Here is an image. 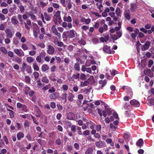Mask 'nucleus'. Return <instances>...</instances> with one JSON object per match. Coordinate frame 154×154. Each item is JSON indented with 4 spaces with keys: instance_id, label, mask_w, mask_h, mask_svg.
Returning <instances> with one entry per match:
<instances>
[{
    "instance_id": "11",
    "label": "nucleus",
    "mask_w": 154,
    "mask_h": 154,
    "mask_svg": "<svg viewBox=\"0 0 154 154\" xmlns=\"http://www.w3.org/2000/svg\"><path fill=\"white\" fill-rule=\"evenodd\" d=\"M96 131L95 130H91V133L92 135H94L95 138L98 139H100L101 138V136L99 133H96Z\"/></svg>"
},
{
    "instance_id": "60",
    "label": "nucleus",
    "mask_w": 154,
    "mask_h": 154,
    "mask_svg": "<svg viewBox=\"0 0 154 154\" xmlns=\"http://www.w3.org/2000/svg\"><path fill=\"white\" fill-rule=\"evenodd\" d=\"M71 130L73 132H76V126L75 125H71Z\"/></svg>"
},
{
    "instance_id": "42",
    "label": "nucleus",
    "mask_w": 154,
    "mask_h": 154,
    "mask_svg": "<svg viewBox=\"0 0 154 154\" xmlns=\"http://www.w3.org/2000/svg\"><path fill=\"white\" fill-rule=\"evenodd\" d=\"M95 126L96 127V131H97L99 132L100 130H101V125H96Z\"/></svg>"
},
{
    "instance_id": "43",
    "label": "nucleus",
    "mask_w": 154,
    "mask_h": 154,
    "mask_svg": "<svg viewBox=\"0 0 154 154\" xmlns=\"http://www.w3.org/2000/svg\"><path fill=\"white\" fill-rule=\"evenodd\" d=\"M80 79L85 80L86 79V75L84 73H82L80 76Z\"/></svg>"
},
{
    "instance_id": "33",
    "label": "nucleus",
    "mask_w": 154,
    "mask_h": 154,
    "mask_svg": "<svg viewBox=\"0 0 154 154\" xmlns=\"http://www.w3.org/2000/svg\"><path fill=\"white\" fill-rule=\"evenodd\" d=\"M49 69L48 66L46 64H43L42 67V69L43 72H45V71L48 70Z\"/></svg>"
},
{
    "instance_id": "17",
    "label": "nucleus",
    "mask_w": 154,
    "mask_h": 154,
    "mask_svg": "<svg viewBox=\"0 0 154 154\" xmlns=\"http://www.w3.org/2000/svg\"><path fill=\"white\" fill-rule=\"evenodd\" d=\"M126 90H127L126 92L127 94L128 95H129L130 97L131 98L132 97L133 94L132 90L130 87H127V88H126Z\"/></svg>"
},
{
    "instance_id": "8",
    "label": "nucleus",
    "mask_w": 154,
    "mask_h": 154,
    "mask_svg": "<svg viewBox=\"0 0 154 154\" xmlns=\"http://www.w3.org/2000/svg\"><path fill=\"white\" fill-rule=\"evenodd\" d=\"M107 82L106 79H104L103 80L101 79L99 81V84L100 85L99 86V89L103 88L106 85Z\"/></svg>"
},
{
    "instance_id": "46",
    "label": "nucleus",
    "mask_w": 154,
    "mask_h": 154,
    "mask_svg": "<svg viewBox=\"0 0 154 154\" xmlns=\"http://www.w3.org/2000/svg\"><path fill=\"white\" fill-rule=\"evenodd\" d=\"M110 72L112 76H114L116 74L118 73V72L115 70H112H112H110Z\"/></svg>"
},
{
    "instance_id": "37",
    "label": "nucleus",
    "mask_w": 154,
    "mask_h": 154,
    "mask_svg": "<svg viewBox=\"0 0 154 154\" xmlns=\"http://www.w3.org/2000/svg\"><path fill=\"white\" fill-rule=\"evenodd\" d=\"M66 3H68V5H67L68 9H71L72 6V2H71V0H66Z\"/></svg>"
},
{
    "instance_id": "54",
    "label": "nucleus",
    "mask_w": 154,
    "mask_h": 154,
    "mask_svg": "<svg viewBox=\"0 0 154 154\" xmlns=\"http://www.w3.org/2000/svg\"><path fill=\"white\" fill-rule=\"evenodd\" d=\"M62 89L63 91H67L68 88V86L66 85H63L62 87Z\"/></svg>"
},
{
    "instance_id": "48",
    "label": "nucleus",
    "mask_w": 154,
    "mask_h": 154,
    "mask_svg": "<svg viewBox=\"0 0 154 154\" xmlns=\"http://www.w3.org/2000/svg\"><path fill=\"white\" fill-rule=\"evenodd\" d=\"M80 74L79 73H77L76 74H73L72 77L75 79H77L79 78Z\"/></svg>"
},
{
    "instance_id": "14",
    "label": "nucleus",
    "mask_w": 154,
    "mask_h": 154,
    "mask_svg": "<svg viewBox=\"0 0 154 154\" xmlns=\"http://www.w3.org/2000/svg\"><path fill=\"white\" fill-rule=\"evenodd\" d=\"M144 74L147 75V76H149L151 77L153 76V73L151 72L150 69H147L146 70H144Z\"/></svg>"
},
{
    "instance_id": "16",
    "label": "nucleus",
    "mask_w": 154,
    "mask_h": 154,
    "mask_svg": "<svg viewBox=\"0 0 154 154\" xmlns=\"http://www.w3.org/2000/svg\"><path fill=\"white\" fill-rule=\"evenodd\" d=\"M144 142L143 141V139H140L136 142V145L137 146L140 147L141 148V146H143Z\"/></svg>"
},
{
    "instance_id": "38",
    "label": "nucleus",
    "mask_w": 154,
    "mask_h": 154,
    "mask_svg": "<svg viewBox=\"0 0 154 154\" xmlns=\"http://www.w3.org/2000/svg\"><path fill=\"white\" fill-rule=\"evenodd\" d=\"M78 42L79 44L82 45H85L86 43V41L83 39L79 40V41H78Z\"/></svg>"
},
{
    "instance_id": "9",
    "label": "nucleus",
    "mask_w": 154,
    "mask_h": 154,
    "mask_svg": "<svg viewBox=\"0 0 154 154\" xmlns=\"http://www.w3.org/2000/svg\"><path fill=\"white\" fill-rule=\"evenodd\" d=\"M5 32L7 37L11 38L13 37L14 33L11 31L10 29H7L5 30Z\"/></svg>"
},
{
    "instance_id": "41",
    "label": "nucleus",
    "mask_w": 154,
    "mask_h": 154,
    "mask_svg": "<svg viewBox=\"0 0 154 154\" xmlns=\"http://www.w3.org/2000/svg\"><path fill=\"white\" fill-rule=\"evenodd\" d=\"M11 91L13 93L16 92L17 91V88L14 86H12L10 89Z\"/></svg>"
},
{
    "instance_id": "32",
    "label": "nucleus",
    "mask_w": 154,
    "mask_h": 154,
    "mask_svg": "<svg viewBox=\"0 0 154 154\" xmlns=\"http://www.w3.org/2000/svg\"><path fill=\"white\" fill-rule=\"evenodd\" d=\"M63 20L67 22H70L72 21V19L71 16H68L67 17L64 16L63 18Z\"/></svg>"
},
{
    "instance_id": "7",
    "label": "nucleus",
    "mask_w": 154,
    "mask_h": 154,
    "mask_svg": "<svg viewBox=\"0 0 154 154\" xmlns=\"http://www.w3.org/2000/svg\"><path fill=\"white\" fill-rule=\"evenodd\" d=\"M151 42L150 41H146L144 45L142 46L141 48L143 51H145L149 48Z\"/></svg>"
},
{
    "instance_id": "53",
    "label": "nucleus",
    "mask_w": 154,
    "mask_h": 154,
    "mask_svg": "<svg viewBox=\"0 0 154 154\" xmlns=\"http://www.w3.org/2000/svg\"><path fill=\"white\" fill-rule=\"evenodd\" d=\"M26 71L28 73H31L32 72V70L31 66H28L26 69Z\"/></svg>"
},
{
    "instance_id": "20",
    "label": "nucleus",
    "mask_w": 154,
    "mask_h": 154,
    "mask_svg": "<svg viewBox=\"0 0 154 154\" xmlns=\"http://www.w3.org/2000/svg\"><path fill=\"white\" fill-rule=\"evenodd\" d=\"M95 125L93 122L91 121V120H88L87 122V126H89L90 128L91 129H94V126Z\"/></svg>"
},
{
    "instance_id": "30",
    "label": "nucleus",
    "mask_w": 154,
    "mask_h": 154,
    "mask_svg": "<svg viewBox=\"0 0 154 154\" xmlns=\"http://www.w3.org/2000/svg\"><path fill=\"white\" fill-rule=\"evenodd\" d=\"M109 127L112 131H115L118 127L117 126H115L113 123H110L109 124Z\"/></svg>"
},
{
    "instance_id": "49",
    "label": "nucleus",
    "mask_w": 154,
    "mask_h": 154,
    "mask_svg": "<svg viewBox=\"0 0 154 154\" xmlns=\"http://www.w3.org/2000/svg\"><path fill=\"white\" fill-rule=\"evenodd\" d=\"M154 62L152 60H149L148 62V67L150 68L152 66Z\"/></svg>"
},
{
    "instance_id": "6",
    "label": "nucleus",
    "mask_w": 154,
    "mask_h": 154,
    "mask_svg": "<svg viewBox=\"0 0 154 154\" xmlns=\"http://www.w3.org/2000/svg\"><path fill=\"white\" fill-rule=\"evenodd\" d=\"M51 30L54 33V35H57L59 38H60L61 34L60 32H58L55 25H54L52 26L51 28Z\"/></svg>"
},
{
    "instance_id": "44",
    "label": "nucleus",
    "mask_w": 154,
    "mask_h": 154,
    "mask_svg": "<svg viewBox=\"0 0 154 154\" xmlns=\"http://www.w3.org/2000/svg\"><path fill=\"white\" fill-rule=\"evenodd\" d=\"M42 82L45 83H48L49 82V79L47 77H43L42 79Z\"/></svg>"
},
{
    "instance_id": "22",
    "label": "nucleus",
    "mask_w": 154,
    "mask_h": 154,
    "mask_svg": "<svg viewBox=\"0 0 154 154\" xmlns=\"http://www.w3.org/2000/svg\"><path fill=\"white\" fill-rule=\"evenodd\" d=\"M30 90V88L26 85H25V88L23 89V91L25 93L26 95L28 94Z\"/></svg>"
},
{
    "instance_id": "45",
    "label": "nucleus",
    "mask_w": 154,
    "mask_h": 154,
    "mask_svg": "<svg viewBox=\"0 0 154 154\" xmlns=\"http://www.w3.org/2000/svg\"><path fill=\"white\" fill-rule=\"evenodd\" d=\"M33 67L35 70H38V65L35 63H34L33 65Z\"/></svg>"
},
{
    "instance_id": "50",
    "label": "nucleus",
    "mask_w": 154,
    "mask_h": 154,
    "mask_svg": "<svg viewBox=\"0 0 154 154\" xmlns=\"http://www.w3.org/2000/svg\"><path fill=\"white\" fill-rule=\"evenodd\" d=\"M45 53L43 52V53H41L39 55V62H40V60H41V57H42L43 58L45 56Z\"/></svg>"
},
{
    "instance_id": "34",
    "label": "nucleus",
    "mask_w": 154,
    "mask_h": 154,
    "mask_svg": "<svg viewBox=\"0 0 154 154\" xmlns=\"http://www.w3.org/2000/svg\"><path fill=\"white\" fill-rule=\"evenodd\" d=\"M125 16L127 19L129 20L130 19V16L129 13V11L128 12H127V11H125V12L124 13Z\"/></svg>"
},
{
    "instance_id": "27",
    "label": "nucleus",
    "mask_w": 154,
    "mask_h": 154,
    "mask_svg": "<svg viewBox=\"0 0 154 154\" xmlns=\"http://www.w3.org/2000/svg\"><path fill=\"white\" fill-rule=\"evenodd\" d=\"M147 104L149 106L154 105V100L152 98H150L147 100Z\"/></svg>"
},
{
    "instance_id": "4",
    "label": "nucleus",
    "mask_w": 154,
    "mask_h": 154,
    "mask_svg": "<svg viewBox=\"0 0 154 154\" xmlns=\"http://www.w3.org/2000/svg\"><path fill=\"white\" fill-rule=\"evenodd\" d=\"M103 50L105 53H108V54H114L115 52L114 51H111L110 47L106 45L104 46Z\"/></svg>"
},
{
    "instance_id": "47",
    "label": "nucleus",
    "mask_w": 154,
    "mask_h": 154,
    "mask_svg": "<svg viewBox=\"0 0 154 154\" xmlns=\"http://www.w3.org/2000/svg\"><path fill=\"white\" fill-rule=\"evenodd\" d=\"M57 106L58 110L60 112L63 109V106L61 105L60 104H57Z\"/></svg>"
},
{
    "instance_id": "2",
    "label": "nucleus",
    "mask_w": 154,
    "mask_h": 154,
    "mask_svg": "<svg viewBox=\"0 0 154 154\" xmlns=\"http://www.w3.org/2000/svg\"><path fill=\"white\" fill-rule=\"evenodd\" d=\"M53 21L54 23L57 25H58V23L60 25L62 22V20L60 16V11H58L56 12L54 15Z\"/></svg>"
},
{
    "instance_id": "10",
    "label": "nucleus",
    "mask_w": 154,
    "mask_h": 154,
    "mask_svg": "<svg viewBox=\"0 0 154 154\" xmlns=\"http://www.w3.org/2000/svg\"><path fill=\"white\" fill-rule=\"evenodd\" d=\"M55 51V48L54 47L51 45H49L48 46L47 50L48 53L50 54H54Z\"/></svg>"
},
{
    "instance_id": "13",
    "label": "nucleus",
    "mask_w": 154,
    "mask_h": 154,
    "mask_svg": "<svg viewBox=\"0 0 154 154\" xmlns=\"http://www.w3.org/2000/svg\"><path fill=\"white\" fill-rule=\"evenodd\" d=\"M105 144V142L104 141H101L100 139L99 140V141L95 143V145L97 147H102L104 146Z\"/></svg>"
},
{
    "instance_id": "5",
    "label": "nucleus",
    "mask_w": 154,
    "mask_h": 154,
    "mask_svg": "<svg viewBox=\"0 0 154 154\" xmlns=\"http://www.w3.org/2000/svg\"><path fill=\"white\" fill-rule=\"evenodd\" d=\"M130 103L131 105L134 107H138L140 105V103L139 101L135 99H133L130 100Z\"/></svg>"
},
{
    "instance_id": "56",
    "label": "nucleus",
    "mask_w": 154,
    "mask_h": 154,
    "mask_svg": "<svg viewBox=\"0 0 154 154\" xmlns=\"http://www.w3.org/2000/svg\"><path fill=\"white\" fill-rule=\"evenodd\" d=\"M50 106L51 108L54 109L56 107V104L55 102H52L50 103Z\"/></svg>"
},
{
    "instance_id": "35",
    "label": "nucleus",
    "mask_w": 154,
    "mask_h": 154,
    "mask_svg": "<svg viewBox=\"0 0 154 154\" xmlns=\"http://www.w3.org/2000/svg\"><path fill=\"white\" fill-rule=\"evenodd\" d=\"M0 51L4 54H6L8 51L6 48L4 47H2L0 48Z\"/></svg>"
},
{
    "instance_id": "12",
    "label": "nucleus",
    "mask_w": 154,
    "mask_h": 154,
    "mask_svg": "<svg viewBox=\"0 0 154 154\" xmlns=\"http://www.w3.org/2000/svg\"><path fill=\"white\" fill-rule=\"evenodd\" d=\"M20 51H22L21 53L20 51L18 49H15L14 50V53L19 57H21L22 55L23 56H24V52L21 50Z\"/></svg>"
},
{
    "instance_id": "55",
    "label": "nucleus",
    "mask_w": 154,
    "mask_h": 154,
    "mask_svg": "<svg viewBox=\"0 0 154 154\" xmlns=\"http://www.w3.org/2000/svg\"><path fill=\"white\" fill-rule=\"evenodd\" d=\"M92 41L94 44H97L99 42V40L98 38H92Z\"/></svg>"
},
{
    "instance_id": "1",
    "label": "nucleus",
    "mask_w": 154,
    "mask_h": 154,
    "mask_svg": "<svg viewBox=\"0 0 154 154\" xmlns=\"http://www.w3.org/2000/svg\"><path fill=\"white\" fill-rule=\"evenodd\" d=\"M75 97V95L72 93L68 92L67 94L63 93L61 94L60 98L63 100L65 101V102H66L67 101V98L68 100L70 102H72L73 100V99Z\"/></svg>"
},
{
    "instance_id": "28",
    "label": "nucleus",
    "mask_w": 154,
    "mask_h": 154,
    "mask_svg": "<svg viewBox=\"0 0 154 154\" xmlns=\"http://www.w3.org/2000/svg\"><path fill=\"white\" fill-rule=\"evenodd\" d=\"M106 142L107 143L109 144L111 146H114V143L112 139L110 138L107 139L106 140Z\"/></svg>"
},
{
    "instance_id": "18",
    "label": "nucleus",
    "mask_w": 154,
    "mask_h": 154,
    "mask_svg": "<svg viewBox=\"0 0 154 154\" xmlns=\"http://www.w3.org/2000/svg\"><path fill=\"white\" fill-rule=\"evenodd\" d=\"M39 117H40V121L42 123H47V121L46 116H43L41 117V116L39 114Z\"/></svg>"
},
{
    "instance_id": "59",
    "label": "nucleus",
    "mask_w": 154,
    "mask_h": 154,
    "mask_svg": "<svg viewBox=\"0 0 154 154\" xmlns=\"http://www.w3.org/2000/svg\"><path fill=\"white\" fill-rule=\"evenodd\" d=\"M29 14L30 16L31 19L33 20H35L36 19L35 16L32 13H30Z\"/></svg>"
},
{
    "instance_id": "21",
    "label": "nucleus",
    "mask_w": 154,
    "mask_h": 154,
    "mask_svg": "<svg viewBox=\"0 0 154 154\" xmlns=\"http://www.w3.org/2000/svg\"><path fill=\"white\" fill-rule=\"evenodd\" d=\"M58 95V93L57 92H54L53 93L49 95L50 98L52 99H55L57 98Z\"/></svg>"
},
{
    "instance_id": "58",
    "label": "nucleus",
    "mask_w": 154,
    "mask_h": 154,
    "mask_svg": "<svg viewBox=\"0 0 154 154\" xmlns=\"http://www.w3.org/2000/svg\"><path fill=\"white\" fill-rule=\"evenodd\" d=\"M8 56L11 58H12L14 57L13 52L11 51H9L8 52Z\"/></svg>"
},
{
    "instance_id": "23",
    "label": "nucleus",
    "mask_w": 154,
    "mask_h": 154,
    "mask_svg": "<svg viewBox=\"0 0 154 154\" xmlns=\"http://www.w3.org/2000/svg\"><path fill=\"white\" fill-rule=\"evenodd\" d=\"M89 84V82L88 80L85 81L84 82H80V86L81 87H84L88 86Z\"/></svg>"
},
{
    "instance_id": "31",
    "label": "nucleus",
    "mask_w": 154,
    "mask_h": 154,
    "mask_svg": "<svg viewBox=\"0 0 154 154\" xmlns=\"http://www.w3.org/2000/svg\"><path fill=\"white\" fill-rule=\"evenodd\" d=\"M44 15L45 19L47 21L50 20L51 19V17L49 14H48L47 13H45L44 14Z\"/></svg>"
},
{
    "instance_id": "61",
    "label": "nucleus",
    "mask_w": 154,
    "mask_h": 154,
    "mask_svg": "<svg viewBox=\"0 0 154 154\" xmlns=\"http://www.w3.org/2000/svg\"><path fill=\"white\" fill-rule=\"evenodd\" d=\"M33 75L34 78L35 79H37L38 78V73L37 72H33Z\"/></svg>"
},
{
    "instance_id": "62",
    "label": "nucleus",
    "mask_w": 154,
    "mask_h": 154,
    "mask_svg": "<svg viewBox=\"0 0 154 154\" xmlns=\"http://www.w3.org/2000/svg\"><path fill=\"white\" fill-rule=\"evenodd\" d=\"M26 60L28 62L31 63L33 61V59L31 57H27Z\"/></svg>"
},
{
    "instance_id": "64",
    "label": "nucleus",
    "mask_w": 154,
    "mask_h": 154,
    "mask_svg": "<svg viewBox=\"0 0 154 154\" xmlns=\"http://www.w3.org/2000/svg\"><path fill=\"white\" fill-rule=\"evenodd\" d=\"M61 143V142L60 139H57L55 140V143L56 145H60Z\"/></svg>"
},
{
    "instance_id": "39",
    "label": "nucleus",
    "mask_w": 154,
    "mask_h": 154,
    "mask_svg": "<svg viewBox=\"0 0 154 154\" xmlns=\"http://www.w3.org/2000/svg\"><path fill=\"white\" fill-rule=\"evenodd\" d=\"M74 68L75 70H76L77 71H79L80 70V67L79 65V63H76L74 65Z\"/></svg>"
},
{
    "instance_id": "25",
    "label": "nucleus",
    "mask_w": 154,
    "mask_h": 154,
    "mask_svg": "<svg viewBox=\"0 0 154 154\" xmlns=\"http://www.w3.org/2000/svg\"><path fill=\"white\" fill-rule=\"evenodd\" d=\"M16 18V16H13L11 19V23L14 25H17L19 22Z\"/></svg>"
},
{
    "instance_id": "52",
    "label": "nucleus",
    "mask_w": 154,
    "mask_h": 154,
    "mask_svg": "<svg viewBox=\"0 0 154 154\" xmlns=\"http://www.w3.org/2000/svg\"><path fill=\"white\" fill-rule=\"evenodd\" d=\"M17 17L19 21L20 22V23L21 24L23 23V20L22 18V16L21 14H18L17 15Z\"/></svg>"
},
{
    "instance_id": "36",
    "label": "nucleus",
    "mask_w": 154,
    "mask_h": 154,
    "mask_svg": "<svg viewBox=\"0 0 154 154\" xmlns=\"http://www.w3.org/2000/svg\"><path fill=\"white\" fill-rule=\"evenodd\" d=\"M25 82L27 84H30V77L28 76H26L25 77Z\"/></svg>"
},
{
    "instance_id": "3",
    "label": "nucleus",
    "mask_w": 154,
    "mask_h": 154,
    "mask_svg": "<svg viewBox=\"0 0 154 154\" xmlns=\"http://www.w3.org/2000/svg\"><path fill=\"white\" fill-rule=\"evenodd\" d=\"M75 31L73 29L65 32L63 33V38L66 39L69 38H72L75 37Z\"/></svg>"
},
{
    "instance_id": "57",
    "label": "nucleus",
    "mask_w": 154,
    "mask_h": 154,
    "mask_svg": "<svg viewBox=\"0 0 154 154\" xmlns=\"http://www.w3.org/2000/svg\"><path fill=\"white\" fill-rule=\"evenodd\" d=\"M22 110L23 111L26 112L27 111V107L24 104H23V106L22 107Z\"/></svg>"
},
{
    "instance_id": "26",
    "label": "nucleus",
    "mask_w": 154,
    "mask_h": 154,
    "mask_svg": "<svg viewBox=\"0 0 154 154\" xmlns=\"http://www.w3.org/2000/svg\"><path fill=\"white\" fill-rule=\"evenodd\" d=\"M24 136V134L22 132H20L17 134V137L19 140H20L21 138H23Z\"/></svg>"
},
{
    "instance_id": "63",
    "label": "nucleus",
    "mask_w": 154,
    "mask_h": 154,
    "mask_svg": "<svg viewBox=\"0 0 154 154\" xmlns=\"http://www.w3.org/2000/svg\"><path fill=\"white\" fill-rule=\"evenodd\" d=\"M74 147L76 149H79V146L78 143H75L74 144Z\"/></svg>"
},
{
    "instance_id": "40",
    "label": "nucleus",
    "mask_w": 154,
    "mask_h": 154,
    "mask_svg": "<svg viewBox=\"0 0 154 154\" xmlns=\"http://www.w3.org/2000/svg\"><path fill=\"white\" fill-rule=\"evenodd\" d=\"M88 81L90 83L92 84L94 81V76H90L89 78H88Z\"/></svg>"
},
{
    "instance_id": "51",
    "label": "nucleus",
    "mask_w": 154,
    "mask_h": 154,
    "mask_svg": "<svg viewBox=\"0 0 154 154\" xmlns=\"http://www.w3.org/2000/svg\"><path fill=\"white\" fill-rule=\"evenodd\" d=\"M53 75H54L52 77V75H51L49 78L53 82H55L56 80V79L54 77H55V75L53 74Z\"/></svg>"
},
{
    "instance_id": "15",
    "label": "nucleus",
    "mask_w": 154,
    "mask_h": 154,
    "mask_svg": "<svg viewBox=\"0 0 154 154\" xmlns=\"http://www.w3.org/2000/svg\"><path fill=\"white\" fill-rule=\"evenodd\" d=\"M108 26L106 24H104L103 26V27H100L99 29V31L100 33H103L104 31V30L105 31H106L108 29Z\"/></svg>"
},
{
    "instance_id": "29",
    "label": "nucleus",
    "mask_w": 154,
    "mask_h": 154,
    "mask_svg": "<svg viewBox=\"0 0 154 154\" xmlns=\"http://www.w3.org/2000/svg\"><path fill=\"white\" fill-rule=\"evenodd\" d=\"M116 13L117 16H121V11L119 7H117L116 10Z\"/></svg>"
},
{
    "instance_id": "19",
    "label": "nucleus",
    "mask_w": 154,
    "mask_h": 154,
    "mask_svg": "<svg viewBox=\"0 0 154 154\" xmlns=\"http://www.w3.org/2000/svg\"><path fill=\"white\" fill-rule=\"evenodd\" d=\"M75 117L74 113L72 112L69 113L67 114V118L69 120H73Z\"/></svg>"
},
{
    "instance_id": "24",
    "label": "nucleus",
    "mask_w": 154,
    "mask_h": 154,
    "mask_svg": "<svg viewBox=\"0 0 154 154\" xmlns=\"http://www.w3.org/2000/svg\"><path fill=\"white\" fill-rule=\"evenodd\" d=\"M93 149L92 147L88 148L86 151L85 154H93Z\"/></svg>"
}]
</instances>
